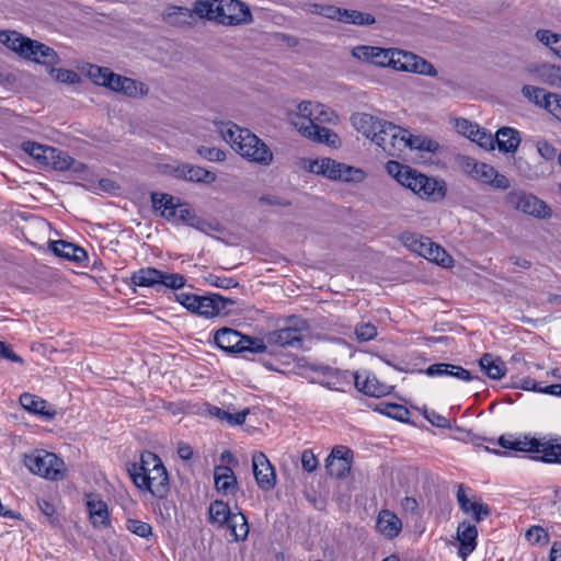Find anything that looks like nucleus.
<instances>
[{
	"label": "nucleus",
	"mask_w": 561,
	"mask_h": 561,
	"mask_svg": "<svg viewBox=\"0 0 561 561\" xmlns=\"http://www.w3.org/2000/svg\"><path fill=\"white\" fill-rule=\"evenodd\" d=\"M209 522L218 526H249L245 516L237 507L231 510L224 501H215L208 507Z\"/></svg>",
	"instance_id": "obj_15"
},
{
	"label": "nucleus",
	"mask_w": 561,
	"mask_h": 561,
	"mask_svg": "<svg viewBox=\"0 0 561 561\" xmlns=\"http://www.w3.org/2000/svg\"><path fill=\"white\" fill-rule=\"evenodd\" d=\"M513 451L536 454L534 460L561 465V439H515Z\"/></svg>",
	"instance_id": "obj_10"
},
{
	"label": "nucleus",
	"mask_w": 561,
	"mask_h": 561,
	"mask_svg": "<svg viewBox=\"0 0 561 561\" xmlns=\"http://www.w3.org/2000/svg\"><path fill=\"white\" fill-rule=\"evenodd\" d=\"M19 401L22 408L26 411L44 416L48 420L54 419L56 414V411L47 403V401L35 394L28 392L22 393Z\"/></svg>",
	"instance_id": "obj_31"
},
{
	"label": "nucleus",
	"mask_w": 561,
	"mask_h": 561,
	"mask_svg": "<svg viewBox=\"0 0 561 561\" xmlns=\"http://www.w3.org/2000/svg\"><path fill=\"white\" fill-rule=\"evenodd\" d=\"M198 297L199 296H197V295L188 294V293H181V294L176 295L178 301L192 312H195Z\"/></svg>",
	"instance_id": "obj_64"
},
{
	"label": "nucleus",
	"mask_w": 561,
	"mask_h": 561,
	"mask_svg": "<svg viewBox=\"0 0 561 561\" xmlns=\"http://www.w3.org/2000/svg\"><path fill=\"white\" fill-rule=\"evenodd\" d=\"M341 22L354 25H370L374 24L376 20L369 13L343 9Z\"/></svg>",
	"instance_id": "obj_44"
},
{
	"label": "nucleus",
	"mask_w": 561,
	"mask_h": 561,
	"mask_svg": "<svg viewBox=\"0 0 561 561\" xmlns=\"http://www.w3.org/2000/svg\"><path fill=\"white\" fill-rule=\"evenodd\" d=\"M232 304L233 301L231 299L225 298L218 294L210 296H199L194 313L205 318H214L220 314H227L229 312L228 306Z\"/></svg>",
	"instance_id": "obj_19"
},
{
	"label": "nucleus",
	"mask_w": 561,
	"mask_h": 561,
	"mask_svg": "<svg viewBox=\"0 0 561 561\" xmlns=\"http://www.w3.org/2000/svg\"><path fill=\"white\" fill-rule=\"evenodd\" d=\"M538 153L545 160H553L557 156L556 148L546 140H539L536 145Z\"/></svg>",
	"instance_id": "obj_63"
},
{
	"label": "nucleus",
	"mask_w": 561,
	"mask_h": 561,
	"mask_svg": "<svg viewBox=\"0 0 561 561\" xmlns=\"http://www.w3.org/2000/svg\"><path fill=\"white\" fill-rule=\"evenodd\" d=\"M49 248L57 256L76 263H81L88 259L84 249L65 240L51 241Z\"/></svg>",
	"instance_id": "obj_32"
},
{
	"label": "nucleus",
	"mask_w": 561,
	"mask_h": 561,
	"mask_svg": "<svg viewBox=\"0 0 561 561\" xmlns=\"http://www.w3.org/2000/svg\"><path fill=\"white\" fill-rule=\"evenodd\" d=\"M470 488L458 484L456 497L461 511L470 516L476 523H481L489 514L490 508L480 499L470 495Z\"/></svg>",
	"instance_id": "obj_17"
},
{
	"label": "nucleus",
	"mask_w": 561,
	"mask_h": 561,
	"mask_svg": "<svg viewBox=\"0 0 561 561\" xmlns=\"http://www.w3.org/2000/svg\"><path fill=\"white\" fill-rule=\"evenodd\" d=\"M148 459L145 457V453H144V454H141V457H140V463H133L130 466V468L128 469L129 476L134 483H135L136 474H139L140 477H142V476L145 477V476H147V472H151L152 465H147L145 462Z\"/></svg>",
	"instance_id": "obj_57"
},
{
	"label": "nucleus",
	"mask_w": 561,
	"mask_h": 561,
	"mask_svg": "<svg viewBox=\"0 0 561 561\" xmlns=\"http://www.w3.org/2000/svg\"><path fill=\"white\" fill-rule=\"evenodd\" d=\"M401 241L410 251L419 254L420 256L425 257L426 255H431L427 252L428 244L431 243V239L417 233L405 232L401 236Z\"/></svg>",
	"instance_id": "obj_39"
},
{
	"label": "nucleus",
	"mask_w": 561,
	"mask_h": 561,
	"mask_svg": "<svg viewBox=\"0 0 561 561\" xmlns=\"http://www.w3.org/2000/svg\"><path fill=\"white\" fill-rule=\"evenodd\" d=\"M405 136L407 129L385 121L374 142L380 147L386 154L390 157H401L407 150L408 142L404 138Z\"/></svg>",
	"instance_id": "obj_13"
},
{
	"label": "nucleus",
	"mask_w": 561,
	"mask_h": 561,
	"mask_svg": "<svg viewBox=\"0 0 561 561\" xmlns=\"http://www.w3.org/2000/svg\"><path fill=\"white\" fill-rule=\"evenodd\" d=\"M519 142L518 131L511 127L500 128L494 138V144L497 145L499 150L505 153L515 152Z\"/></svg>",
	"instance_id": "obj_35"
},
{
	"label": "nucleus",
	"mask_w": 561,
	"mask_h": 561,
	"mask_svg": "<svg viewBox=\"0 0 561 561\" xmlns=\"http://www.w3.org/2000/svg\"><path fill=\"white\" fill-rule=\"evenodd\" d=\"M427 244V252H430L431 255H426V260L434 262L438 265H442L444 267L449 266L453 263L451 256L440 245L433 241H431V243Z\"/></svg>",
	"instance_id": "obj_45"
},
{
	"label": "nucleus",
	"mask_w": 561,
	"mask_h": 561,
	"mask_svg": "<svg viewBox=\"0 0 561 561\" xmlns=\"http://www.w3.org/2000/svg\"><path fill=\"white\" fill-rule=\"evenodd\" d=\"M293 124L307 138L335 147L339 142L337 135L328 127L318 124L306 125L305 122L293 119Z\"/></svg>",
	"instance_id": "obj_21"
},
{
	"label": "nucleus",
	"mask_w": 561,
	"mask_h": 561,
	"mask_svg": "<svg viewBox=\"0 0 561 561\" xmlns=\"http://www.w3.org/2000/svg\"><path fill=\"white\" fill-rule=\"evenodd\" d=\"M220 133L231 148L248 161L264 167L273 162L272 150L249 129L228 123L220 128Z\"/></svg>",
	"instance_id": "obj_1"
},
{
	"label": "nucleus",
	"mask_w": 561,
	"mask_h": 561,
	"mask_svg": "<svg viewBox=\"0 0 561 561\" xmlns=\"http://www.w3.org/2000/svg\"><path fill=\"white\" fill-rule=\"evenodd\" d=\"M381 412L389 417L402 422L407 421L410 414L409 410L405 407L397 403L385 404V408L381 410Z\"/></svg>",
	"instance_id": "obj_51"
},
{
	"label": "nucleus",
	"mask_w": 561,
	"mask_h": 561,
	"mask_svg": "<svg viewBox=\"0 0 561 561\" xmlns=\"http://www.w3.org/2000/svg\"><path fill=\"white\" fill-rule=\"evenodd\" d=\"M505 202L510 207L536 218L542 219L551 216V209L543 201L525 191L508 192Z\"/></svg>",
	"instance_id": "obj_12"
},
{
	"label": "nucleus",
	"mask_w": 561,
	"mask_h": 561,
	"mask_svg": "<svg viewBox=\"0 0 561 561\" xmlns=\"http://www.w3.org/2000/svg\"><path fill=\"white\" fill-rule=\"evenodd\" d=\"M355 387L370 397H382L390 392L391 387L378 380L375 375L354 374Z\"/></svg>",
	"instance_id": "obj_25"
},
{
	"label": "nucleus",
	"mask_w": 561,
	"mask_h": 561,
	"mask_svg": "<svg viewBox=\"0 0 561 561\" xmlns=\"http://www.w3.org/2000/svg\"><path fill=\"white\" fill-rule=\"evenodd\" d=\"M525 538L529 543L540 547L547 546L549 542L547 528H528Z\"/></svg>",
	"instance_id": "obj_49"
},
{
	"label": "nucleus",
	"mask_w": 561,
	"mask_h": 561,
	"mask_svg": "<svg viewBox=\"0 0 561 561\" xmlns=\"http://www.w3.org/2000/svg\"><path fill=\"white\" fill-rule=\"evenodd\" d=\"M386 169L398 183L411 190L419 197L437 202L444 198L446 188L443 182L428 178L417 170L397 161H389Z\"/></svg>",
	"instance_id": "obj_3"
},
{
	"label": "nucleus",
	"mask_w": 561,
	"mask_h": 561,
	"mask_svg": "<svg viewBox=\"0 0 561 561\" xmlns=\"http://www.w3.org/2000/svg\"><path fill=\"white\" fill-rule=\"evenodd\" d=\"M22 149L43 164H45L47 160L51 159V154L55 152V147L41 145L34 141L23 142Z\"/></svg>",
	"instance_id": "obj_40"
},
{
	"label": "nucleus",
	"mask_w": 561,
	"mask_h": 561,
	"mask_svg": "<svg viewBox=\"0 0 561 561\" xmlns=\"http://www.w3.org/2000/svg\"><path fill=\"white\" fill-rule=\"evenodd\" d=\"M424 416L432 425H434L436 427H440V428L449 427V421L445 416L435 412L434 410H431V411L425 410Z\"/></svg>",
	"instance_id": "obj_61"
},
{
	"label": "nucleus",
	"mask_w": 561,
	"mask_h": 561,
	"mask_svg": "<svg viewBox=\"0 0 561 561\" xmlns=\"http://www.w3.org/2000/svg\"><path fill=\"white\" fill-rule=\"evenodd\" d=\"M455 128L460 135L466 136L469 139L474 137V133H479V125L466 118L456 119Z\"/></svg>",
	"instance_id": "obj_54"
},
{
	"label": "nucleus",
	"mask_w": 561,
	"mask_h": 561,
	"mask_svg": "<svg viewBox=\"0 0 561 561\" xmlns=\"http://www.w3.org/2000/svg\"><path fill=\"white\" fill-rule=\"evenodd\" d=\"M145 457L148 459L145 461L147 465H152L151 472H147V476L140 477L135 476V485L141 490L149 491L157 497H164L169 491V477L168 472L161 461V459L151 451H146Z\"/></svg>",
	"instance_id": "obj_9"
},
{
	"label": "nucleus",
	"mask_w": 561,
	"mask_h": 561,
	"mask_svg": "<svg viewBox=\"0 0 561 561\" xmlns=\"http://www.w3.org/2000/svg\"><path fill=\"white\" fill-rule=\"evenodd\" d=\"M536 38L561 58V35L550 30H538Z\"/></svg>",
	"instance_id": "obj_42"
},
{
	"label": "nucleus",
	"mask_w": 561,
	"mask_h": 561,
	"mask_svg": "<svg viewBox=\"0 0 561 561\" xmlns=\"http://www.w3.org/2000/svg\"><path fill=\"white\" fill-rule=\"evenodd\" d=\"M538 76L540 82L561 89V68L545 65L539 69Z\"/></svg>",
	"instance_id": "obj_43"
},
{
	"label": "nucleus",
	"mask_w": 561,
	"mask_h": 561,
	"mask_svg": "<svg viewBox=\"0 0 561 561\" xmlns=\"http://www.w3.org/2000/svg\"><path fill=\"white\" fill-rule=\"evenodd\" d=\"M195 7L193 9H188L185 7H179V5H169L163 14V21L171 25L176 27H184V26H191L195 22Z\"/></svg>",
	"instance_id": "obj_26"
},
{
	"label": "nucleus",
	"mask_w": 561,
	"mask_h": 561,
	"mask_svg": "<svg viewBox=\"0 0 561 561\" xmlns=\"http://www.w3.org/2000/svg\"><path fill=\"white\" fill-rule=\"evenodd\" d=\"M252 467L257 485L266 491L272 490L275 486L276 476L267 457L263 453L254 454Z\"/></svg>",
	"instance_id": "obj_20"
},
{
	"label": "nucleus",
	"mask_w": 561,
	"mask_h": 561,
	"mask_svg": "<svg viewBox=\"0 0 561 561\" xmlns=\"http://www.w3.org/2000/svg\"><path fill=\"white\" fill-rule=\"evenodd\" d=\"M31 39L32 38L24 36L16 31H0V43L22 58L28 48Z\"/></svg>",
	"instance_id": "obj_33"
},
{
	"label": "nucleus",
	"mask_w": 561,
	"mask_h": 561,
	"mask_svg": "<svg viewBox=\"0 0 561 561\" xmlns=\"http://www.w3.org/2000/svg\"><path fill=\"white\" fill-rule=\"evenodd\" d=\"M302 168L332 181L360 183L366 176L362 169L337 162L331 158L316 160L304 159Z\"/></svg>",
	"instance_id": "obj_5"
},
{
	"label": "nucleus",
	"mask_w": 561,
	"mask_h": 561,
	"mask_svg": "<svg viewBox=\"0 0 561 561\" xmlns=\"http://www.w3.org/2000/svg\"><path fill=\"white\" fill-rule=\"evenodd\" d=\"M215 344L227 353H264L267 348L263 340L242 335L234 329L221 328L214 334Z\"/></svg>",
	"instance_id": "obj_8"
},
{
	"label": "nucleus",
	"mask_w": 561,
	"mask_h": 561,
	"mask_svg": "<svg viewBox=\"0 0 561 561\" xmlns=\"http://www.w3.org/2000/svg\"><path fill=\"white\" fill-rule=\"evenodd\" d=\"M376 55L377 59L374 64L377 66H389L396 70L420 75H436V70L431 62L409 51L377 47Z\"/></svg>",
	"instance_id": "obj_4"
},
{
	"label": "nucleus",
	"mask_w": 561,
	"mask_h": 561,
	"mask_svg": "<svg viewBox=\"0 0 561 561\" xmlns=\"http://www.w3.org/2000/svg\"><path fill=\"white\" fill-rule=\"evenodd\" d=\"M266 341L275 346L299 348L302 345V333L297 328L287 327L268 333Z\"/></svg>",
	"instance_id": "obj_23"
},
{
	"label": "nucleus",
	"mask_w": 561,
	"mask_h": 561,
	"mask_svg": "<svg viewBox=\"0 0 561 561\" xmlns=\"http://www.w3.org/2000/svg\"><path fill=\"white\" fill-rule=\"evenodd\" d=\"M211 414L217 416L218 419L228 422L231 425H241L244 423L247 415L249 414V409L237 413H230L220 408H214Z\"/></svg>",
	"instance_id": "obj_46"
},
{
	"label": "nucleus",
	"mask_w": 561,
	"mask_h": 561,
	"mask_svg": "<svg viewBox=\"0 0 561 561\" xmlns=\"http://www.w3.org/2000/svg\"><path fill=\"white\" fill-rule=\"evenodd\" d=\"M479 365L481 370L491 379L499 380L504 377L506 373L505 363L491 353L483 354L479 359Z\"/></svg>",
	"instance_id": "obj_36"
},
{
	"label": "nucleus",
	"mask_w": 561,
	"mask_h": 561,
	"mask_svg": "<svg viewBox=\"0 0 561 561\" xmlns=\"http://www.w3.org/2000/svg\"><path fill=\"white\" fill-rule=\"evenodd\" d=\"M424 373L428 377L448 376V377H453V378H456V379H459L462 381H470L473 379H478L477 376H473L466 368H463L459 365H454V364H448V363L432 364L424 370Z\"/></svg>",
	"instance_id": "obj_24"
},
{
	"label": "nucleus",
	"mask_w": 561,
	"mask_h": 561,
	"mask_svg": "<svg viewBox=\"0 0 561 561\" xmlns=\"http://www.w3.org/2000/svg\"><path fill=\"white\" fill-rule=\"evenodd\" d=\"M50 75L56 81L62 83L75 84L80 81L79 75L76 71L69 69L51 68Z\"/></svg>",
	"instance_id": "obj_50"
},
{
	"label": "nucleus",
	"mask_w": 561,
	"mask_h": 561,
	"mask_svg": "<svg viewBox=\"0 0 561 561\" xmlns=\"http://www.w3.org/2000/svg\"><path fill=\"white\" fill-rule=\"evenodd\" d=\"M131 284L140 287L163 286L179 289L185 285V278L178 273H168L153 267H145L134 272L130 276Z\"/></svg>",
	"instance_id": "obj_11"
},
{
	"label": "nucleus",
	"mask_w": 561,
	"mask_h": 561,
	"mask_svg": "<svg viewBox=\"0 0 561 561\" xmlns=\"http://www.w3.org/2000/svg\"><path fill=\"white\" fill-rule=\"evenodd\" d=\"M478 531L477 528H457V540L459 541V556L465 561L476 549Z\"/></svg>",
	"instance_id": "obj_38"
},
{
	"label": "nucleus",
	"mask_w": 561,
	"mask_h": 561,
	"mask_svg": "<svg viewBox=\"0 0 561 561\" xmlns=\"http://www.w3.org/2000/svg\"><path fill=\"white\" fill-rule=\"evenodd\" d=\"M353 465V451L343 445L333 447L330 455L325 459V468L328 473L336 479L345 478Z\"/></svg>",
	"instance_id": "obj_16"
},
{
	"label": "nucleus",
	"mask_w": 561,
	"mask_h": 561,
	"mask_svg": "<svg viewBox=\"0 0 561 561\" xmlns=\"http://www.w3.org/2000/svg\"><path fill=\"white\" fill-rule=\"evenodd\" d=\"M174 174L179 179L210 184L216 181V174L202 167L183 163L174 169Z\"/></svg>",
	"instance_id": "obj_27"
},
{
	"label": "nucleus",
	"mask_w": 561,
	"mask_h": 561,
	"mask_svg": "<svg viewBox=\"0 0 561 561\" xmlns=\"http://www.w3.org/2000/svg\"><path fill=\"white\" fill-rule=\"evenodd\" d=\"M300 460H301L302 469L309 473L313 472L319 465L316 455L310 449H305L301 453Z\"/></svg>",
	"instance_id": "obj_58"
},
{
	"label": "nucleus",
	"mask_w": 561,
	"mask_h": 561,
	"mask_svg": "<svg viewBox=\"0 0 561 561\" xmlns=\"http://www.w3.org/2000/svg\"><path fill=\"white\" fill-rule=\"evenodd\" d=\"M197 152L204 159L213 162H221L226 159L225 151L216 147L202 146L197 149Z\"/></svg>",
	"instance_id": "obj_55"
},
{
	"label": "nucleus",
	"mask_w": 561,
	"mask_h": 561,
	"mask_svg": "<svg viewBox=\"0 0 561 561\" xmlns=\"http://www.w3.org/2000/svg\"><path fill=\"white\" fill-rule=\"evenodd\" d=\"M355 334L360 342L370 341L377 336V328L370 322L358 323L355 327Z\"/></svg>",
	"instance_id": "obj_53"
},
{
	"label": "nucleus",
	"mask_w": 561,
	"mask_h": 561,
	"mask_svg": "<svg viewBox=\"0 0 561 561\" xmlns=\"http://www.w3.org/2000/svg\"><path fill=\"white\" fill-rule=\"evenodd\" d=\"M45 165H49L58 171L73 170L75 172L82 171L85 168L84 164L77 162L67 152L57 148H55L51 159L47 160Z\"/></svg>",
	"instance_id": "obj_37"
},
{
	"label": "nucleus",
	"mask_w": 561,
	"mask_h": 561,
	"mask_svg": "<svg viewBox=\"0 0 561 561\" xmlns=\"http://www.w3.org/2000/svg\"><path fill=\"white\" fill-rule=\"evenodd\" d=\"M111 73V69L96 65H88L85 68L87 77L95 84L105 87L107 81V75Z\"/></svg>",
	"instance_id": "obj_47"
},
{
	"label": "nucleus",
	"mask_w": 561,
	"mask_h": 561,
	"mask_svg": "<svg viewBox=\"0 0 561 561\" xmlns=\"http://www.w3.org/2000/svg\"><path fill=\"white\" fill-rule=\"evenodd\" d=\"M351 119L354 128L373 142L385 122L367 113H356Z\"/></svg>",
	"instance_id": "obj_28"
},
{
	"label": "nucleus",
	"mask_w": 561,
	"mask_h": 561,
	"mask_svg": "<svg viewBox=\"0 0 561 561\" xmlns=\"http://www.w3.org/2000/svg\"><path fill=\"white\" fill-rule=\"evenodd\" d=\"M87 511L93 526L110 523V511L106 502L96 494L87 495Z\"/></svg>",
	"instance_id": "obj_29"
},
{
	"label": "nucleus",
	"mask_w": 561,
	"mask_h": 561,
	"mask_svg": "<svg viewBox=\"0 0 561 561\" xmlns=\"http://www.w3.org/2000/svg\"><path fill=\"white\" fill-rule=\"evenodd\" d=\"M195 13L225 26L247 25L253 21L249 5L241 0H197Z\"/></svg>",
	"instance_id": "obj_2"
},
{
	"label": "nucleus",
	"mask_w": 561,
	"mask_h": 561,
	"mask_svg": "<svg viewBox=\"0 0 561 561\" xmlns=\"http://www.w3.org/2000/svg\"><path fill=\"white\" fill-rule=\"evenodd\" d=\"M23 58L45 66H54L60 61L58 54L53 48L35 39H31L28 43Z\"/></svg>",
	"instance_id": "obj_22"
},
{
	"label": "nucleus",
	"mask_w": 561,
	"mask_h": 561,
	"mask_svg": "<svg viewBox=\"0 0 561 561\" xmlns=\"http://www.w3.org/2000/svg\"><path fill=\"white\" fill-rule=\"evenodd\" d=\"M151 202L153 209L160 211V215L169 221H175L178 209L181 205L179 201L169 194L152 193Z\"/></svg>",
	"instance_id": "obj_30"
},
{
	"label": "nucleus",
	"mask_w": 561,
	"mask_h": 561,
	"mask_svg": "<svg viewBox=\"0 0 561 561\" xmlns=\"http://www.w3.org/2000/svg\"><path fill=\"white\" fill-rule=\"evenodd\" d=\"M398 525H401V520L394 513H392L388 510H382L379 513L377 526H398Z\"/></svg>",
	"instance_id": "obj_60"
},
{
	"label": "nucleus",
	"mask_w": 561,
	"mask_h": 561,
	"mask_svg": "<svg viewBox=\"0 0 561 561\" xmlns=\"http://www.w3.org/2000/svg\"><path fill=\"white\" fill-rule=\"evenodd\" d=\"M514 388H520L526 391H535L541 393V386L535 379L530 377L522 378L515 382H513Z\"/></svg>",
	"instance_id": "obj_62"
},
{
	"label": "nucleus",
	"mask_w": 561,
	"mask_h": 561,
	"mask_svg": "<svg viewBox=\"0 0 561 561\" xmlns=\"http://www.w3.org/2000/svg\"><path fill=\"white\" fill-rule=\"evenodd\" d=\"M214 479L216 490L224 495L233 494L237 491V479L229 467H216Z\"/></svg>",
	"instance_id": "obj_34"
},
{
	"label": "nucleus",
	"mask_w": 561,
	"mask_h": 561,
	"mask_svg": "<svg viewBox=\"0 0 561 561\" xmlns=\"http://www.w3.org/2000/svg\"><path fill=\"white\" fill-rule=\"evenodd\" d=\"M23 462L33 474L50 481L62 480L67 474L64 460L56 454L44 449L25 455Z\"/></svg>",
	"instance_id": "obj_6"
},
{
	"label": "nucleus",
	"mask_w": 561,
	"mask_h": 561,
	"mask_svg": "<svg viewBox=\"0 0 561 561\" xmlns=\"http://www.w3.org/2000/svg\"><path fill=\"white\" fill-rule=\"evenodd\" d=\"M522 94L535 105L547 110L554 117L559 119L561 114V95L557 93L547 92L542 88L535 85H524Z\"/></svg>",
	"instance_id": "obj_18"
},
{
	"label": "nucleus",
	"mask_w": 561,
	"mask_h": 561,
	"mask_svg": "<svg viewBox=\"0 0 561 561\" xmlns=\"http://www.w3.org/2000/svg\"><path fill=\"white\" fill-rule=\"evenodd\" d=\"M461 171L473 181L489 185L495 190H507L511 182L506 175L497 172L494 167L476 160L469 156H460L457 159Z\"/></svg>",
	"instance_id": "obj_7"
},
{
	"label": "nucleus",
	"mask_w": 561,
	"mask_h": 561,
	"mask_svg": "<svg viewBox=\"0 0 561 561\" xmlns=\"http://www.w3.org/2000/svg\"><path fill=\"white\" fill-rule=\"evenodd\" d=\"M471 141L477 142L481 148L492 150L494 149V138L490 133L479 126V133H474V137H471Z\"/></svg>",
	"instance_id": "obj_56"
},
{
	"label": "nucleus",
	"mask_w": 561,
	"mask_h": 561,
	"mask_svg": "<svg viewBox=\"0 0 561 561\" xmlns=\"http://www.w3.org/2000/svg\"><path fill=\"white\" fill-rule=\"evenodd\" d=\"M313 8L314 13L341 22L343 11L342 8H337L332 4H314Z\"/></svg>",
	"instance_id": "obj_52"
},
{
	"label": "nucleus",
	"mask_w": 561,
	"mask_h": 561,
	"mask_svg": "<svg viewBox=\"0 0 561 561\" xmlns=\"http://www.w3.org/2000/svg\"><path fill=\"white\" fill-rule=\"evenodd\" d=\"M259 202L271 207H288L291 205L289 201L274 194L262 195Z\"/></svg>",
	"instance_id": "obj_59"
},
{
	"label": "nucleus",
	"mask_w": 561,
	"mask_h": 561,
	"mask_svg": "<svg viewBox=\"0 0 561 561\" xmlns=\"http://www.w3.org/2000/svg\"><path fill=\"white\" fill-rule=\"evenodd\" d=\"M407 140V149H417V150H426V151H435L437 148V144L421 138L419 136H413L407 130V136L404 137Z\"/></svg>",
	"instance_id": "obj_48"
},
{
	"label": "nucleus",
	"mask_w": 561,
	"mask_h": 561,
	"mask_svg": "<svg viewBox=\"0 0 561 561\" xmlns=\"http://www.w3.org/2000/svg\"><path fill=\"white\" fill-rule=\"evenodd\" d=\"M148 87L131 78L123 77L118 93H122L128 98H142L148 94Z\"/></svg>",
	"instance_id": "obj_41"
},
{
	"label": "nucleus",
	"mask_w": 561,
	"mask_h": 561,
	"mask_svg": "<svg viewBox=\"0 0 561 561\" xmlns=\"http://www.w3.org/2000/svg\"><path fill=\"white\" fill-rule=\"evenodd\" d=\"M298 112L296 116L293 118L298 122H305L306 125L311 124H336L339 122V116L330 107L320 104L304 101L298 107Z\"/></svg>",
	"instance_id": "obj_14"
}]
</instances>
